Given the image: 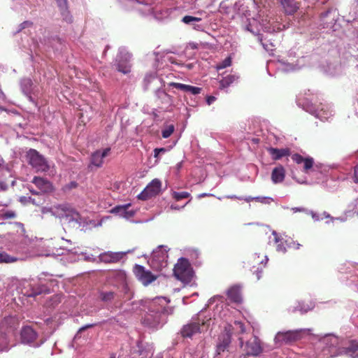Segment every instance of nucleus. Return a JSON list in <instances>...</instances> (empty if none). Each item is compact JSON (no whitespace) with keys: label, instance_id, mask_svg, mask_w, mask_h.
<instances>
[{"label":"nucleus","instance_id":"nucleus-15","mask_svg":"<svg viewBox=\"0 0 358 358\" xmlns=\"http://www.w3.org/2000/svg\"><path fill=\"white\" fill-rule=\"evenodd\" d=\"M292 159L297 164H303V171L306 173H309V171L313 168L314 164L313 158L310 157H303L298 153L292 155Z\"/></svg>","mask_w":358,"mask_h":358},{"label":"nucleus","instance_id":"nucleus-9","mask_svg":"<svg viewBox=\"0 0 358 358\" xmlns=\"http://www.w3.org/2000/svg\"><path fill=\"white\" fill-rule=\"evenodd\" d=\"M133 272L136 278L144 285H148L156 280L157 277L151 271L146 270L144 266L135 264Z\"/></svg>","mask_w":358,"mask_h":358},{"label":"nucleus","instance_id":"nucleus-50","mask_svg":"<svg viewBox=\"0 0 358 358\" xmlns=\"http://www.w3.org/2000/svg\"><path fill=\"white\" fill-rule=\"evenodd\" d=\"M29 190L34 195H38L40 194V192H37L32 188H29Z\"/></svg>","mask_w":358,"mask_h":358},{"label":"nucleus","instance_id":"nucleus-63","mask_svg":"<svg viewBox=\"0 0 358 358\" xmlns=\"http://www.w3.org/2000/svg\"><path fill=\"white\" fill-rule=\"evenodd\" d=\"M156 358H162L161 356H157Z\"/></svg>","mask_w":358,"mask_h":358},{"label":"nucleus","instance_id":"nucleus-55","mask_svg":"<svg viewBox=\"0 0 358 358\" xmlns=\"http://www.w3.org/2000/svg\"><path fill=\"white\" fill-rule=\"evenodd\" d=\"M227 198H229V199H241L240 197H238L235 195H233V196H228Z\"/></svg>","mask_w":358,"mask_h":358},{"label":"nucleus","instance_id":"nucleus-4","mask_svg":"<svg viewBox=\"0 0 358 358\" xmlns=\"http://www.w3.org/2000/svg\"><path fill=\"white\" fill-rule=\"evenodd\" d=\"M268 260L267 256L264 253H255L250 257L248 264L250 271L256 275L257 280L260 279L261 274L266 268Z\"/></svg>","mask_w":358,"mask_h":358},{"label":"nucleus","instance_id":"nucleus-35","mask_svg":"<svg viewBox=\"0 0 358 358\" xmlns=\"http://www.w3.org/2000/svg\"><path fill=\"white\" fill-rule=\"evenodd\" d=\"M3 220L13 219L16 217V213L13 210H8L1 214Z\"/></svg>","mask_w":358,"mask_h":358},{"label":"nucleus","instance_id":"nucleus-2","mask_svg":"<svg viewBox=\"0 0 358 358\" xmlns=\"http://www.w3.org/2000/svg\"><path fill=\"white\" fill-rule=\"evenodd\" d=\"M174 276L184 284L189 283L194 275V271L189 261L181 257L173 268Z\"/></svg>","mask_w":358,"mask_h":358},{"label":"nucleus","instance_id":"nucleus-11","mask_svg":"<svg viewBox=\"0 0 358 358\" xmlns=\"http://www.w3.org/2000/svg\"><path fill=\"white\" fill-rule=\"evenodd\" d=\"M37 188L40 190V193H50L54 190L52 184L47 179L42 177L34 176L31 180Z\"/></svg>","mask_w":358,"mask_h":358},{"label":"nucleus","instance_id":"nucleus-60","mask_svg":"<svg viewBox=\"0 0 358 358\" xmlns=\"http://www.w3.org/2000/svg\"><path fill=\"white\" fill-rule=\"evenodd\" d=\"M311 215H312L313 217L315 218V214L313 212H311Z\"/></svg>","mask_w":358,"mask_h":358},{"label":"nucleus","instance_id":"nucleus-44","mask_svg":"<svg viewBox=\"0 0 358 358\" xmlns=\"http://www.w3.org/2000/svg\"><path fill=\"white\" fill-rule=\"evenodd\" d=\"M215 99H216V98L215 96H208L206 97V102H207L208 105H210L215 101Z\"/></svg>","mask_w":358,"mask_h":358},{"label":"nucleus","instance_id":"nucleus-36","mask_svg":"<svg viewBox=\"0 0 358 358\" xmlns=\"http://www.w3.org/2000/svg\"><path fill=\"white\" fill-rule=\"evenodd\" d=\"M271 199L269 197L265 196H256L255 197V201L257 202L262 203H269Z\"/></svg>","mask_w":358,"mask_h":358},{"label":"nucleus","instance_id":"nucleus-13","mask_svg":"<svg viewBox=\"0 0 358 358\" xmlns=\"http://www.w3.org/2000/svg\"><path fill=\"white\" fill-rule=\"evenodd\" d=\"M38 334L31 327L27 326L23 327L20 331L21 342L24 344H31L37 338Z\"/></svg>","mask_w":358,"mask_h":358},{"label":"nucleus","instance_id":"nucleus-45","mask_svg":"<svg viewBox=\"0 0 358 358\" xmlns=\"http://www.w3.org/2000/svg\"><path fill=\"white\" fill-rule=\"evenodd\" d=\"M110 148H106L103 150V152L100 151V155H101L102 159H103L105 157H106L110 152Z\"/></svg>","mask_w":358,"mask_h":358},{"label":"nucleus","instance_id":"nucleus-30","mask_svg":"<svg viewBox=\"0 0 358 358\" xmlns=\"http://www.w3.org/2000/svg\"><path fill=\"white\" fill-rule=\"evenodd\" d=\"M231 65V58L230 57H227L223 61H222L221 62L217 64L216 68L217 70H220V69H225L228 66H230Z\"/></svg>","mask_w":358,"mask_h":358},{"label":"nucleus","instance_id":"nucleus-33","mask_svg":"<svg viewBox=\"0 0 358 358\" xmlns=\"http://www.w3.org/2000/svg\"><path fill=\"white\" fill-rule=\"evenodd\" d=\"M201 18L193 17L190 15H185L182 17V21L185 24H189L192 22H199L201 21Z\"/></svg>","mask_w":358,"mask_h":358},{"label":"nucleus","instance_id":"nucleus-43","mask_svg":"<svg viewBox=\"0 0 358 358\" xmlns=\"http://www.w3.org/2000/svg\"><path fill=\"white\" fill-rule=\"evenodd\" d=\"M33 25V22H30V21H24V22H22L20 26H21V29H24L26 27H31Z\"/></svg>","mask_w":358,"mask_h":358},{"label":"nucleus","instance_id":"nucleus-28","mask_svg":"<svg viewBox=\"0 0 358 358\" xmlns=\"http://www.w3.org/2000/svg\"><path fill=\"white\" fill-rule=\"evenodd\" d=\"M16 260V258L10 256L4 252H0V263H12Z\"/></svg>","mask_w":358,"mask_h":358},{"label":"nucleus","instance_id":"nucleus-18","mask_svg":"<svg viewBox=\"0 0 358 358\" xmlns=\"http://www.w3.org/2000/svg\"><path fill=\"white\" fill-rule=\"evenodd\" d=\"M199 332H200V324L199 322H191L183 326L181 335L184 338H190Z\"/></svg>","mask_w":358,"mask_h":358},{"label":"nucleus","instance_id":"nucleus-56","mask_svg":"<svg viewBox=\"0 0 358 358\" xmlns=\"http://www.w3.org/2000/svg\"><path fill=\"white\" fill-rule=\"evenodd\" d=\"M162 94L164 96L168 98L169 99H171V96L166 92H162Z\"/></svg>","mask_w":358,"mask_h":358},{"label":"nucleus","instance_id":"nucleus-23","mask_svg":"<svg viewBox=\"0 0 358 358\" xmlns=\"http://www.w3.org/2000/svg\"><path fill=\"white\" fill-rule=\"evenodd\" d=\"M30 285L29 282L26 280H19L17 278H12L8 285V288L11 290H22L26 289Z\"/></svg>","mask_w":358,"mask_h":358},{"label":"nucleus","instance_id":"nucleus-16","mask_svg":"<svg viewBox=\"0 0 358 358\" xmlns=\"http://www.w3.org/2000/svg\"><path fill=\"white\" fill-rule=\"evenodd\" d=\"M123 252H106L101 253L99 258L101 262L110 264V263H117L120 262L124 257Z\"/></svg>","mask_w":358,"mask_h":358},{"label":"nucleus","instance_id":"nucleus-34","mask_svg":"<svg viewBox=\"0 0 358 358\" xmlns=\"http://www.w3.org/2000/svg\"><path fill=\"white\" fill-rule=\"evenodd\" d=\"M169 85L170 87H175L176 89L180 90H182L183 92L186 91L187 86V85L182 84V83H175V82L169 83Z\"/></svg>","mask_w":358,"mask_h":358},{"label":"nucleus","instance_id":"nucleus-37","mask_svg":"<svg viewBox=\"0 0 358 358\" xmlns=\"http://www.w3.org/2000/svg\"><path fill=\"white\" fill-rule=\"evenodd\" d=\"M113 297V292H102L101 298L103 301L110 300Z\"/></svg>","mask_w":358,"mask_h":358},{"label":"nucleus","instance_id":"nucleus-46","mask_svg":"<svg viewBox=\"0 0 358 358\" xmlns=\"http://www.w3.org/2000/svg\"><path fill=\"white\" fill-rule=\"evenodd\" d=\"M110 148H106L103 150V152L100 151V155H101L102 159H103L105 157H106L110 152Z\"/></svg>","mask_w":358,"mask_h":358},{"label":"nucleus","instance_id":"nucleus-10","mask_svg":"<svg viewBox=\"0 0 358 358\" xmlns=\"http://www.w3.org/2000/svg\"><path fill=\"white\" fill-rule=\"evenodd\" d=\"M131 55L129 53L121 54L120 58L117 60L116 69L123 74H127L131 72Z\"/></svg>","mask_w":358,"mask_h":358},{"label":"nucleus","instance_id":"nucleus-19","mask_svg":"<svg viewBox=\"0 0 358 358\" xmlns=\"http://www.w3.org/2000/svg\"><path fill=\"white\" fill-rule=\"evenodd\" d=\"M287 15H294L299 8V3L295 0H280Z\"/></svg>","mask_w":358,"mask_h":358},{"label":"nucleus","instance_id":"nucleus-29","mask_svg":"<svg viewBox=\"0 0 358 358\" xmlns=\"http://www.w3.org/2000/svg\"><path fill=\"white\" fill-rule=\"evenodd\" d=\"M175 127L173 124L168 125L162 131V135L164 138H169L174 131Z\"/></svg>","mask_w":358,"mask_h":358},{"label":"nucleus","instance_id":"nucleus-47","mask_svg":"<svg viewBox=\"0 0 358 358\" xmlns=\"http://www.w3.org/2000/svg\"><path fill=\"white\" fill-rule=\"evenodd\" d=\"M292 210L294 212V213H297V212H303V213H305L307 211V210L304 208H292Z\"/></svg>","mask_w":358,"mask_h":358},{"label":"nucleus","instance_id":"nucleus-54","mask_svg":"<svg viewBox=\"0 0 358 358\" xmlns=\"http://www.w3.org/2000/svg\"><path fill=\"white\" fill-rule=\"evenodd\" d=\"M154 152H155L154 157H156V158L158 157V156L159 155V152L158 151H157V148H155L154 150Z\"/></svg>","mask_w":358,"mask_h":358},{"label":"nucleus","instance_id":"nucleus-25","mask_svg":"<svg viewBox=\"0 0 358 358\" xmlns=\"http://www.w3.org/2000/svg\"><path fill=\"white\" fill-rule=\"evenodd\" d=\"M238 78V76L231 74L223 77L220 81V88L224 89L229 87L232 83L237 80Z\"/></svg>","mask_w":358,"mask_h":358},{"label":"nucleus","instance_id":"nucleus-51","mask_svg":"<svg viewBox=\"0 0 358 358\" xmlns=\"http://www.w3.org/2000/svg\"><path fill=\"white\" fill-rule=\"evenodd\" d=\"M244 200L246 202H250V201H255V197L248 196V197L245 198Z\"/></svg>","mask_w":358,"mask_h":358},{"label":"nucleus","instance_id":"nucleus-22","mask_svg":"<svg viewBox=\"0 0 358 358\" xmlns=\"http://www.w3.org/2000/svg\"><path fill=\"white\" fill-rule=\"evenodd\" d=\"M131 206L130 203L123 205V206H117L111 209L110 212L114 214H118L120 216L125 218H130L134 216V212L132 210H128V208Z\"/></svg>","mask_w":358,"mask_h":358},{"label":"nucleus","instance_id":"nucleus-7","mask_svg":"<svg viewBox=\"0 0 358 358\" xmlns=\"http://www.w3.org/2000/svg\"><path fill=\"white\" fill-rule=\"evenodd\" d=\"M162 182L157 179H153L145 188L138 195V199L146 201L157 196L161 191Z\"/></svg>","mask_w":358,"mask_h":358},{"label":"nucleus","instance_id":"nucleus-40","mask_svg":"<svg viewBox=\"0 0 358 358\" xmlns=\"http://www.w3.org/2000/svg\"><path fill=\"white\" fill-rule=\"evenodd\" d=\"M78 187V183L75 181H72L71 182H69V184H67L65 187H64V189H68V190H71L72 189H75Z\"/></svg>","mask_w":358,"mask_h":358},{"label":"nucleus","instance_id":"nucleus-59","mask_svg":"<svg viewBox=\"0 0 358 358\" xmlns=\"http://www.w3.org/2000/svg\"><path fill=\"white\" fill-rule=\"evenodd\" d=\"M171 208L172 209H179L178 207H176V206H173V205H171Z\"/></svg>","mask_w":358,"mask_h":358},{"label":"nucleus","instance_id":"nucleus-8","mask_svg":"<svg viewBox=\"0 0 358 358\" xmlns=\"http://www.w3.org/2000/svg\"><path fill=\"white\" fill-rule=\"evenodd\" d=\"M301 338V331H279L276 334L274 341L276 345H282L295 342Z\"/></svg>","mask_w":358,"mask_h":358},{"label":"nucleus","instance_id":"nucleus-39","mask_svg":"<svg viewBox=\"0 0 358 358\" xmlns=\"http://www.w3.org/2000/svg\"><path fill=\"white\" fill-rule=\"evenodd\" d=\"M241 289H243V286L241 284H234L231 285L227 291H240Z\"/></svg>","mask_w":358,"mask_h":358},{"label":"nucleus","instance_id":"nucleus-48","mask_svg":"<svg viewBox=\"0 0 358 358\" xmlns=\"http://www.w3.org/2000/svg\"><path fill=\"white\" fill-rule=\"evenodd\" d=\"M92 327H94V324H87V325H86L85 327H81L79 329V331H84V330H85V329H87L88 328Z\"/></svg>","mask_w":358,"mask_h":358},{"label":"nucleus","instance_id":"nucleus-57","mask_svg":"<svg viewBox=\"0 0 358 358\" xmlns=\"http://www.w3.org/2000/svg\"><path fill=\"white\" fill-rule=\"evenodd\" d=\"M238 340L240 341V345H241V347H242L243 345V340L242 338H239Z\"/></svg>","mask_w":358,"mask_h":358},{"label":"nucleus","instance_id":"nucleus-27","mask_svg":"<svg viewBox=\"0 0 358 358\" xmlns=\"http://www.w3.org/2000/svg\"><path fill=\"white\" fill-rule=\"evenodd\" d=\"M190 194L187 192H173L172 193V197L177 201H180L183 199L189 198L190 197Z\"/></svg>","mask_w":358,"mask_h":358},{"label":"nucleus","instance_id":"nucleus-42","mask_svg":"<svg viewBox=\"0 0 358 358\" xmlns=\"http://www.w3.org/2000/svg\"><path fill=\"white\" fill-rule=\"evenodd\" d=\"M138 348L139 349V355L142 356L143 357H147V356L148 355V352L144 351L142 349V348H143L142 345H138Z\"/></svg>","mask_w":358,"mask_h":358},{"label":"nucleus","instance_id":"nucleus-49","mask_svg":"<svg viewBox=\"0 0 358 358\" xmlns=\"http://www.w3.org/2000/svg\"><path fill=\"white\" fill-rule=\"evenodd\" d=\"M355 213L358 214V198L355 201Z\"/></svg>","mask_w":358,"mask_h":358},{"label":"nucleus","instance_id":"nucleus-17","mask_svg":"<svg viewBox=\"0 0 358 358\" xmlns=\"http://www.w3.org/2000/svg\"><path fill=\"white\" fill-rule=\"evenodd\" d=\"M267 151L271 155L272 159L275 161L279 160L283 157H287L291 155V150L289 148L278 149L269 147L267 148Z\"/></svg>","mask_w":358,"mask_h":358},{"label":"nucleus","instance_id":"nucleus-6","mask_svg":"<svg viewBox=\"0 0 358 358\" xmlns=\"http://www.w3.org/2000/svg\"><path fill=\"white\" fill-rule=\"evenodd\" d=\"M231 325H228L224 327V331L219 335L216 345V352L217 355L228 351L231 343Z\"/></svg>","mask_w":358,"mask_h":358},{"label":"nucleus","instance_id":"nucleus-5","mask_svg":"<svg viewBox=\"0 0 358 358\" xmlns=\"http://www.w3.org/2000/svg\"><path fill=\"white\" fill-rule=\"evenodd\" d=\"M16 323V320L12 316L5 317L0 323V331L6 334V332L13 331ZM8 342L5 335L0 337V352L8 350Z\"/></svg>","mask_w":358,"mask_h":358},{"label":"nucleus","instance_id":"nucleus-31","mask_svg":"<svg viewBox=\"0 0 358 358\" xmlns=\"http://www.w3.org/2000/svg\"><path fill=\"white\" fill-rule=\"evenodd\" d=\"M201 90H202V89L201 87L187 85V90L185 92H189L192 94L196 95V94H200Z\"/></svg>","mask_w":358,"mask_h":358},{"label":"nucleus","instance_id":"nucleus-53","mask_svg":"<svg viewBox=\"0 0 358 358\" xmlns=\"http://www.w3.org/2000/svg\"><path fill=\"white\" fill-rule=\"evenodd\" d=\"M157 151H158L159 153L160 152H166V149L164 148H157Z\"/></svg>","mask_w":358,"mask_h":358},{"label":"nucleus","instance_id":"nucleus-12","mask_svg":"<svg viewBox=\"0 0 358 358\" xmlns=\"http://www.w3.org/2000/svg\"><path fill=\"white\" fill-rule=\"evenodd\" d=\"M168 257V250L163 245L158 246L152 254V261L159 263L161 266H166Z\"/></svg>","mask_w":358,"mask_h":358},{"label":"nucleus","instance_id":"nucleus-64","mask_svg":"<svg viewBox=\"0 0 358 358\" xmlns=\"http://www.w3.org/2000/svg\"><path fill=\"white\" fill-rule=\"evenodd\" d=\"M110 358H115V357H110Z\"/></svg>","mask_w":358,"mask_h":358},{"label":"nucleus","instance_id":"nucleus-14","mask_svg":"<svg viewBox=\"0 0 358 358\" xmlns=\"http://www.w3.org/2000/svg\"><path fill=\"white\" fill-rule=\"evenodd\" d=\"M262 346L259 339L257 336H253L247 341L245 345V351L248 355L257 356L262 352Z\"/></svg>","mask_w":358,"mask_h":358},{"label":"nucleus","instance_id":"nucleus-21","mask_svg":"<svg viewBox=\"0 0 358 358\" xmlns=\"http://www.w3.org/2000/svg\"><path fill=\"white\" fill-rule=\"evenodd\" d=\"M285 178V169L282 165L275 167L272 172L271 178L274 184L280 183L284 181Z\"/></svg>","mask_w":358,"mask_h":358},{"label":"nucleus","instance_id":"nucleus-32","mask_svg":"<svg viewBox=\"0 0 358 358\" xmlns=\"http://www.w3.org/2000/svg\"><path fill=\"white\" fill-rule=\"evenodd\" d=\"M227 298L231 299V301L236 302V303H240L241 302V296L238 294L239 292H227Z\"/></svg>","mask_w":358,"mask_h":358},{"label":"nucleus","instance_id":"nucleus-58","mask_svg":"<svg viewBox=\"0 0 358 358\" xmlns=\"http://www.w3.org/2000/svg\"><path fill=\"white\" fill-rule=\"evenodd\" d=\"M190 45L192 46V48H196V45L194 43H190Z\"/></svg>","mask_w":358,"mask_h":358},{"label":"nucleus","instance_id":"nucleus-3","mask_svg":"<svg viewBox=\"0 0 358 358\" xmlns=\"http://www.w3.org/2000/svg\"><path fill=\"white\" fill-rule=\"evenodd\" d=\"M26 157L29 164L36 172H47L50 169L48 161L37 150L30 149L27 151Z\"/></svg>","mask_w":358,"mask_h":358},{"label":"nucleus","instance_id":"nucleus-20","mask_svg":"<svg viewBox=\"0 0 358 358\" xmlns=\"http://www.w3.org/2000/svg\"><path fill=\"white\" fill-rule=\"evenodd\" d=\"M342 352L352 358L358 357V341L356 340L349 341L343 348Z\"/></svg>","mask_w":358,"mask_h":358},{"label":"nucleus","instance_id":"nucleus-62","mask_svg":"<svg viewBox=\"0 0 358 358\" xmlns=\"http://www.w3.org/2000/svg\"><path fill=\"white\" fill-rule=\"evenodd\" d=\"M49 290H50V288H48V289H45L44 291L48 292Z\"/></svg>","mask_w":358,"mask_h":358},{"label":"nucleus","instance_id":"nucleus-38","mask_svg":"<svg viewBox=\"0 0 358 358\" xmlns=\"http://www.w3.org/2000/svg\"><path fill=\"white\" fill-rule=\"evenodd\" d=\"M234 324L237 327V329H238L239 333L243 334L245 331V326L243 322L235 321Z\"/></svg>","mask_w":358,"mask_h":358},{"label":"nucleus","instance_id":"nucleus-24","mask_svg":"<svg viewBox=\"0 0 358 358\" xmlns=\"http://www.w3.org/2000/svg\"><path fill=\"white\" fill-rule=\"evenodd\" d=\"M58 6L59 7L60 12L63 16V19L66 22H71V16L70 15L69 11L67 8L66 0H56Z\"/></svg>","mask_w":358,"mask_h":358},{"label":"nucleus","instance_id":"nucleus-26","mask_svg":"<svg viewBox=\"0 0 358 358\" xmlns=\"http://www.w3.org/2000/svg\"><path fill=\"white\" fill-rule=\"evenodd\" d=\"M91 163L96 166H101L103 163V159L100 155V151L94 152L91 157Z\"/></svg>","mask_w":358,"mask_h":358},{"label":"nucleus","instance_id":"nucleus-1","mask_svg":"<svg viewBox=\"0 0 358 358\" xmlns=\"http://www.w3.org/2000/svg\"><path fill=\"white\" fill-rule=\"evenodd\" d=\"M169 300L166 297H156L149 303L148 311L141 317V322L149 328H157L162 322V314L168 311L165 306Z\"/></svg>","mask_w":358,"mask_h":358},{"label":"nucleus","instance_id":"nucleus-52","mask_svg":"<svg viewBox=\"0 0 358 358\" xmlns=\"http://www.w3.org/2000/svg\"><path fill=\"white\" fill-rule=\"evenodd\" d=\"M41 292H34L33 294H28L27 296L29 297H34L39 294H41Z\"/></svg>","mask_w":358,"mask_h":358},{"label":"nucleus","instance_id":"nucleus-41","mask_svg":"<svg viewBox=\"0 0 358 358\" xmlns=\"http://www.w3.org/2000/svg\"><path fill=\"white\" fill-rule=\"evenodd\" d=\"M353 180L355 183H358V164L354 169Z\"/></svg>","mask_w":358,"mask_h":358},{"label":"nucleus","instance_id":"nucleus-61","mask_svg":"<svg viewBox=\"0 0 358 358\" xmlns=\"http://www.w3.org/2000/svg\"><path fill=\"white\" fill-rule=\"evenodd\" d=\"M50 283L51 284H55L57 285V283L55 282H54V281H52Z\"/></svg>","mask_w":358,"mask_h":358}]
</instances>
